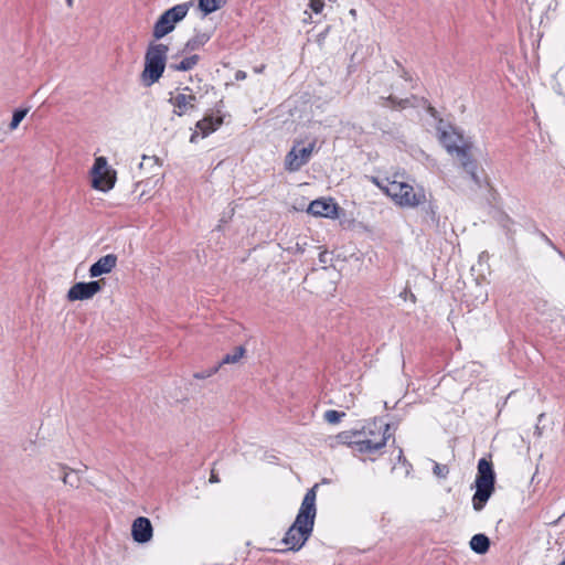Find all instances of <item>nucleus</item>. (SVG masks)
<instances>
[{
  "label": "nucleus",
  "instance_id": "1",
  "mask_svg": "<svg viewBox=\"0 0 565 565\" xmlns=\"http://www.w3.org/2000/svg\"><path fill=\"white\" fill-rule=\"evenodd\" d=\"M318 488V484H315L311 489L307 491V493L303 497V500L301 502L300 509L298 511V514L296 516L295 522L288 529L286 532L282 544H285L289 551H299L305 543L310 537L317 509H316V489Z\"/></svg>",
  "mask_w": 565,
  "mask_h": 565
},
{
  "label": "nucleus",
  "instance_id": "2",
  "mask_svg": "<svg viewBox=\"0 0 565 565\" xmlns=\"http://www.w3.org/2000/svg\"><path fill=\"white\" fill-rule=\"evenodd\" d=\"M388 430V424L373 422L361 430L343 431L339 437L342 443L350 446L354 451L372 455L385 447L386 441L391 437Z\"/></svg>",
  "mask_w": 565,
  "mask_h": 565
},
{
  "label": "nucleus",
  "instance_id": "3",
  "mask_svg": "<svg viewBox=\"0 0 565 565\" xmlns=\"http://www.w3.org/2000/svg\"><path fill=\"white\" fill-rule=\"evenodd\" d=\"M438 139L448 153L456 156L462 169L470 175L472 182L481 188V179L477 173L478 162L471 156V142L466 141L463 136L452 126L438 127Z\"/></svg>",
  "mask_w": 565,
  "mask_h": 565
},
{
  "label": "nucleus",
  "instance_id": "4",
  "mask_svg": "<svg viewBox=\"0 0 565 565\" xmlns=\"http://www.w3.org/2000/svg\"><path fill=\"white\" fill-rule=\"evenodd\" d=\"M477 468L476 492L472 497V505L476 511H481L494 492L495 473L492 462L486 458H481L478 461Z\"/></svg>",
  "mask_w": 565,
  "mask_h": 565
},
{
  "label": "nucleus",
  "instance_id": "5",
  "mask_svg": "<svg viewBox=\"0 0 565 565\" xmlns=\"http://www.w3.org/2000/svg\"><path fill=\"white\" fill-rule=\"evenodd\" d=\"M168 51V45L162 43L149 45L145 55V70L142 72L143 81L149 79L148 86L158 82L162 76Z\"/></svg>",
  "mask_w": 565,
  "mask_h": 565
},
{
  "label": "nucleus",
  "instance_id": "6",
  "mask_svg": "<svg viewBox=\"0 0 565 565\" xmlns=\"http://www.w3.org/2000/svg\"><path fill=\"white\" fill-rule=\"evenodd\" d=\"M194 2L188 1L173 6L166 10L153 25L152 35L156 40H160L171 33L175 25L181 22L193 7Z\"/></svg>",
  "mask_w": 565,
  "mask_h": 565
},
{
  "label": "nucleus",
  "instance_id": "7",
  "mask_svg": "<svg viewBox=\"0 0 565 565\" xmlns=\"http://www.w3.org/2000/svg\"><path fill=\"white\" fill-rule=\"evenodd\" d=\"M90 179L94 189L107 192L115 185L116 171L108 166L105 157H97L90 170Z\"/></svg>",
  "mask_w": 565,
  "mask_h": 565
},
{
  "label": "nucleus",
  "instance_id": "8",
  "mask_svg": "<svg viewBox=\"0 0 565 565\" xmlns=\"http://www.w3.org/2000/svg\"><path fill=\"white\" fill-rule=\"evenodd\" d=\"M315 147L316 142H310L307 147L302 148H299L298 143L294 145L285 157V169L289 172L299 171L310 160Z\"/></svg>",
  "mask_w": 565,
  "mask_h": 565
},
{
  "label": "nucleus",
  "instance_id": "9",
  "mask_svg": "<svg viewBox=\"0 0 565 565\" xmlns=\"http://www.w3.org/2000/svg\"><path fill=\"white\" fill-rule=\"evenodd\" d=\"M102 280H92L88 282L79 281L74 284L67 291L70 301L88 300L102 290Z\"/></svg>",
  "mask_w": 565,
  "mask_h": 565
},
{
  "label": "nucleus",
  "instance_id": "10",
  "mask_svg": "<svg viewBox=\"0 0 565 565\" xmlns=\"http://www.w3.org/2000/svg\"><path fill=\"white\" fill-rule=\"evenodd\" d=\"M426 202V194L423 189L415 191L414 188L404 182L403 189L396 200L401 206L415 207Z\"/></svg>",
  "mask_w": 565,
  "mask_h": 565
},
{
  "label": "nucleus",
  "instance_id": "11",
  "mask_svg": "<svg viewBox=\"0 0 565 565\" xmlns=\"http://www.w3.org/2000/svg\"><path fill=\"white\" fill-rule=\"evenodd\" d=\"M131 535L135 542L148 543L153 535V527L148 518L138 516L131 525Z\"/></svg>",
  "mask_w": 565,
  "mask_h": 565
},
{
  "label": "nucleus",
  "instance_id": "12",
  "mask_svg": "<svg viewBox=\"0 0 565 565\" xmlns=\"http://www.w3.org/2000/svg\"><path fill=\"white\" fill-rule=\"evenodd\" d=\"M169 102L173 106V114L181 117L189 110L195 108L196 96L193 94L179 93L175 96H172Z\"/></svg>",
  "mask_w": 565,
  "mask_h": 565
},
{
  "label": "nucleus",
  "instance_id": "13",
  "mask_svg": "<svg viewBox=\"0 0 565 565\" xmlns=\"http://www.w3.org/2000/svg\"><path fill=\"white\" fill-rule=\"evenodd\" d=\"M308 212L315 216L337 217L338 206L331 200H315L309 204Z\"/></svg>",
  "mask_w": 565,
  "mask_h": 565
},
{
  "label": "nucleus",
  "instance_id": "14",
  "mask_svg": "<svg viewBox=\"0 0 565 565\" xmlns=\"http://www.w3.org/2000/svg\"><path fill=\"white\" fill-rule=\"evenodd\" d=\"M116 264L117 256L115 254H107L89 267V276L96 278L104 274H109L116 267Z\"/></svg>",
  "mask_w": 565,
  "mask_h": 565
},
{
  "label": "nucleus",
  "instance_id": "15",
  "mask_svg": "<svg viewBox=\"0 0 565 565\" xmlns=\"http://www.w3.org/2000/svg\"><path fill=\"white\" fill-rule=\"evenodd\" d=\"M223 120L221 117L205 116L203 119L196 122V128L201 131L202 137H206L211 132L215 131Z\"/></svg>",
  "mask_w": 565,
  "mask_h": 565
},
{
  "label": "nucleus",
  "instance_id": "16",
  "mask_svg": "<svg viewBox=\"0 0 565 565\" xmlns=\"http://www.w3.org/2000/svg\"><path fill=\"white\" fill-rule=\"evenodd\" d=\"M211 39L206 32H196L184 45L183 52H192L204 46Z\"/></svg>",
  "mask_w": 565,
  "mask_h": 565
},
{
  "label": "nucleus",
  "instance_id": "17",
  "mask_svg": "<svg viewBox=\"0 0 565 565\" xmlns=\"http://www.w3.org/2000/svg\"><path fill=\"white\" fill-rule=\"evenodd\" d=\"M470 548L477 554H486L490 548V540L486 534H475L470 540Z\"/></svg>",
  "mask_w": 565,
  "mask_h": 565
},
{
  "label": "nucleus",
  "instance_id": "18",
  "mask_svg": "<svg viewBox=\"0 0 565 565\" xmlns=\"http://www.w3.org/2000/svg\"><path fill=\"white\" fill-rule=\"evenodd\" d=\"M200 61V56L198 54H193L184 57L180 63H171L169 67L173 71L178 72H186L193 70Z\"/></svg>",
  "mask_w": 565,
  "mask_h": 565
},
{
  "label": "nucleus",
  "instance_id": "19",
  "mask_svg": "<svg viewBox=\"0 0 565 565\" xmlns=\"http://www.w3.org/2000/svg\"><path fill=\"white\" fill-rule=\"evenodd\" d=\"M382 106H390L394 109H404L406 107L413 106L411 98H397L393 95L387 97H381Z\"/></svg>",
  "mask_w": 565,
  "mask_h": 565
},
{
  "label": "nucleus",
  "instance_id": "20",
  "mask_svg": "<svg viewBox=\"0 0 565 565\" xmlns=\"http://www.w3.org/2000/svg\"><path fill=\"white\" fill-rule=\"evenodd\" d=\"M246 353V349L243 345H238L234 349L233 353L225 354L222 360L217 363V365L223 366L225 364H235L237 363Z\"/></svg>",
  "mask_w": 565,
  "mask_h": 565
},
{
  "label": "nucleus",
  "instance_id": "21",
  "mask_svg": "<svg viewBox=\"0 0 565 565\" xmlns=\"http://www.w3.org/2000/svg\"><path fill=\"white\" fill-rule=\"evenodd\" d=\"M226 3V0H199V9L204 14H210L221 9Z\"/></svg>",
  "mask_w": 565,
  "mask_h": 565
},
{
  "label": "nucleus",
  "instance_id": "22",
  "mask_svg": "<svg viewBox=\"0 0 565 565\" xmlns=\"http://www.w3.org/2000/svg\"><path fill=\"white\" fill-rule=\"evenodd\" d=\"M404 182L399 181H391L384 188L385 193L391 196L395 202L403 189Z\"/></svg>",
  "mask_w": 565,
  "mask_h": 565
},
{
  "label": "nucleus",
  "instance_id": "23",
  "mask_svg": "<svg viewBox=\"0 0 565 565\" xmlns=\"http://www.w3.org/2000/svg\"><path fill=\"white\" fill-rule=\"evenodd\" d=\"M62 469H63V477H62L63 482L73 488H78L79 487L78 471L71 470L70 472H66L65 467H63Z\"/></svg>",
  "mask_w": 565,
  "mask_h": 565
},
{
  "label": "nucleus",
  "instance_id": "24",
  "mask_svg": "<svg viewBox=\"0 0 565 565\" xmlns=\"http://www.w3.org/2000/svg\"><path fill=\"white\" fill-rule=\"evenodd\" d=\"M28 109L26 108H19V109H15L14 113H13V116H12V120L10 122V129L11 130H14L18 128V126L20 125V122L24 119V117L26 116L28 114Z\"/></svg>",
  "mask_w": 565,
  "mask_h": 565
},
{
  "label": "nucleus",
  "instance_id": "25",
  "mask_svg": "<svg viewBox=\"0 0 565 565\" xmlns=\"http://www.w3.org/2000/svg\"><path fill=\"white\" fill-rule=\"evenodd\" d=\"M345 416V413L343 412H338V411H334V409H329L324 413L323 417H324V420L329 424H338L342 417Z\"/></svg>",
  "mask_w": 565,
  "mask_h": 565
},
{
  "label": "nucleus",
  "instance_id": "26",
  "mask_svg": "<svg viewBox=\"0 0 565 565\" xmlns=\"http://www.w3.org/2000/svg\"><path fill=\"white\" fill-rule=\"evenodd\" d=\"M433 471L436 477H438L440 479H445V478H447V476L449 473V468L447 465H441V463L435 462Z\"/></svg>",
  "mask_w": 565,
  "mask_h": 565
},
{
  "label": "nucleus",
  "instance_id": "27",
  "mask_svg": "<svg viewBox=\"0 0 565 565\" xmlns=\"http://www.w3.org/2000/svg\"><path fill=\"white\" fill-rule=\"evenodd\" d=\"M218 370H220V365H215L207 370L196 372V373H194L193 376H194V379H198V380H204V379H207V377L214 375Z\"/></svg>",
  "mask_w": 565,
  "mask_h": 565
},
{
  "label": "nucleus",
  "instance_id": "28",
  "mask_svg": "<svg viewBox=\"0 0 565 565\" xmlns=\"http://www.w3.org/2000/svg\"><path fill=\"white\" fill-rule=\"evenodd\" d=\"M427 215H429L430 220L433 222H438L439 221V216L437 214V206L433 203V202H429L427 207L425 209Z\"/></svg>",
  "mask_w": 565,
  "mask_h": 565
},
{
  "label": "nucleus",
  "instance_id": "29",
  "mask_svg": "<svg viewBox=\"0 0 565 565\" xmlns=\"http://www.w3.org/2000/svg\"><path fill=\"white\" fill-rule=\"evenodd\" d=\"M309 7L315 13H320L324 7V3L323 0H310Z\"/></svg>",
  "mask_w": 565,
  "mask_h": 565
},
{
  "label": "nucleus",
  "instance_id": "30",
  "mask_svg": "<svg viewBox=\"0 0 565 565\" xmlns=\"http://www.w3.org/2000/svg\"><path fill=\"white\" fill-rule=\"evenodd\" d=\"M541 237L544 239V242L551 246L553 249H555L564 259H565V255L563 254L562 250H559L555 245L554 243L544 234V233H541Z\"/></svg>",
  "mask_w": 565,
  "mask_h": 565
},
{
  "label": "nucleus",
  "instance_id": "31",
  "mask_svg": "<svg viewBox=\"0 0 565 565\" xmlns=\"http://www.w3.org/2000/svg\"><path fill=\"white\" fill-rule=\"evenodd\" d=\"M246 72L244 71H241L238 70L236 73H235V79L236 81H244L246 78Z\"/></svg>",
  "mask_w": 565,
  "mask_h": 565
},
{
  "label": "nucleus",
  "instance_id": "32",
  "mask_svg": "<svg viewBox=\"0 0 565 565\" xmlns=\"http://www.w3.org/2000/svg\"><path fill=\"white\" fill-rule=\"evenodd\" d=\"M218 481H220V479H218L217 475L212 472L211 476H210V482L211 483H215V482H218Z\"/></svg>",
  "mask_w": 565,
  "mask_h": 565
},
{
  "label": "nucleus",
  "instance_id": "33",
  "mask_svg": "<svg viewBox=\"0 0 565 565\" xmlns=\"http://www.w3.org/2000/svg\"><path fill=\"white\" fill-rule=\"evenodd\" d=\"M198 137H199V132L198 131L193 132L190 137V142H195Z\"/></svg>",
  "mask_w": 565,
  "mask_h": 565
},
{
  "label": "nucleus",
  "instance_id": "34",
  "mask_svg": "<svg viewBox=\"0 0 565 565\" xmlns=\"http://www.w3.org/2000/svg\"><path fill=\"white\" fill-rule=\"evenodd\" d=\"M402 77H403L405 81H412V77L409 76V74H408L405 70H403Z\"/></svg>",
  "mask_w": 565,
  "mask_h": 565
},
{
  "label": "nucleus",
  "instance_id": "35",
  "mask_svg": "<svg viewBox=\"0 0 565 565\" xmlns=\"http://www.w3.org/2000/svg\"><path fill=\"white\" fill-rule=\"evenodd\" d=\"M398 461H399V462H404V463L406 462V459H405V457L403 456V451H402V449H399V454H398Z\"/></svg>",
  "mask_w": 565,
  "mask_h": 565
},
{
  "label": "nucleus",
  "instance_id": "36",
  "mask_svg": "<svg viewBox=\"0 0 565 565\" xmlns=\"http://www.w3.org/2000/svg\"><path fill=\"white\" fill-rule=\"evenodd\" d=\"M264 68H265V66H264V65H262V66H259V67H256V68H255V72H256V73H262Z\"/></svg>",
  "mask_w": 565,
  "mask_h": 565
},
{
  "label": "nucleus",
  "instance_id": "37",
  "mask_svg": "<svg viewBox=\"0 0 565 565\" xmlns=\"http://www.w3.org/2000/svg\"><path fill=\"white\" fill-rule=\"evenodd\" d=\"M324 256H326V253L320 254V262L326 263Z\"/></svg>",
  "mask_w": 565,
  "mask_h": 565
},
{
  "label": "nucleus",
  "instance_id": "38",
  "mask_svg": "<svg viewBox=\"0 0 565 565\" xmlns=\"http://www.w3.org/2000/svg\"><path fill=\"white\" fill-rule=\"evenodd\" d=\"M68 6H72L73 0H66Z\"/></svg>",
  "mask_w": 565,
  "mask_h": 565
},
{
  "label": "nucleus",
  "instance_id": "39",
  "mask_svg": "<svg viewBox=\"0 0 565 565\" xmlns=\"http://www.w3.org/2000/svg\"><path fill=\"white\" fill-rule=\"evenodd\" d=\"M544 414H540L539 422L543 418Z\"/></svg>",
  "mask_w": 565,
  "mask_h": 565
},
{
  "label": "nucleus",
  "instance_id": "40",
  "mask_svg": "<svg viewBox=\"0 0 565 565\" xmlns=\"http://www.w3.org/2000/svg\"><path fill=\"white\" fill-rule=\"evenodd\" d=\"M558 565H565V558Z\"/></svg>",
  "mask_w": 565,
  "mask_h": 565
}]
</instances>
